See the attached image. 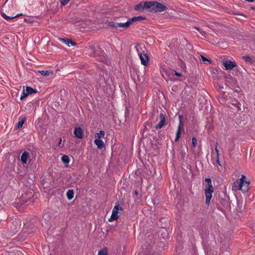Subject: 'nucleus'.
<instances>
[{
  "mask_svg": "<svg viewBox=\"0 0 255 255\" xmlns=\"http://www.w3.org/2000/svg\"><path fill=\"white\" fill-rule=\"evenodd\" d=\"M218 202L217 208L223 212L224 209H230V198L224 192H221L216 197Z\"/></svg>",
  "mask_w": 255,
  "mask_h": 255,
  "instance_id": "f257e3e1",
  "label": "nucleus"
},
{
  "mask_svg": "<svg viewBox=\"0 0 255 255\" xmlns=\"http://www.w3.org/2000/svg\"><path fill=\"white\" fill-rule=\"evenodd\" d=\"M143 7L152 12H162L167 9L166 6L157 1H145Z\"/></svg>",
  "mask_w": 255,
  "mask_h": 255,
  "instance_id": "f03ea898",
  "label": "nucleus"
},
{
  "mask_svg": "<svg viewBox=\"0 0 255 255\" xmlns=\"http://www.w3.org/2000/svg\"><path fill=\"white\" fill-rule=\"evenodd\" d=\"M206 184L205 186V193L206 196V204L209 205L211 199L212 198V193L214 192V187L212 184V180L210 178H206L205 179Z\"/></svg>",
  "mask_w": 255,
  "mask_h": 255,
  "instance_id": "7ed1b4c3",
  "label": "nucleus"
},
{
  "mask_svg": "<svg viewBox=\"0 0 255 255\" xmlns=\"http://www.w3.org/2000/svg\"><path fill=\"white\" fill-rule=\"evenodd\" d=\"M140 48L141 51L139 50L138 48H137L136 50L138 52L141 63L144 66H147L148 64L149 59L148 54L144 53V51L143 50V49H145V47L143 46L140 47Z\"/></svg>",
  "mask_w": 255,
  "mask_h": 255,
  "instance_id": "20e7f679",
  "label": "nucleus"
},
{
  "mask_svg": "<svg viewBox=\"0 0 255 255\" xmlns=\"http://www.w3.org/2000/svg\"><path fill=\"white\" fill-rule=\"evenodd\" d=\"M90 50L89 55L93 57L101 56L104 54V51L102 50L99 45H90L88 47Z\"/></svg>",
  "mask_w": 255,
  "mask_h": 255,
  "instance_id": "39448f33",
  "label": "nucleus"
},
{
  "mask_svg": "<svg viewBox=\"0 0 255 255\" xmlns=\"http://www.w3.org/2000/svg\"><path fill=\"white\" fill-rule=\"evenodd\" d=\"M246 176L242 175V177L239 180H240L239 183V189L241 190L243 193H246L248 191L250 187V181H245Z\"/></svg>",
  "mask_w": 255,
  "mask_h": 255,
  "instance_id": "423d86ee",
  "label": "nucleus"
},
{
  "mask_svg": "<svg viewBox=\"0 0 255 255\" xmlns=\"http://www.w3.org/2000/svg\"><path fill=\"white\" fill-rule=\"evenodd\" d=\"M22 229L23 230H25L26 234L28 235L33 233L36 230V228L34 224L31 222H27L24 224Z\"/></svg>",
  "mask_w": 255,
  "mask_h": 255,
  "instance_id": "0eeeda50",
  "label": "nucleus"
},
{
  "mask_svg": "<svg viewBox=\"0 0 255 255\" xmlns=\"http://www.w3.org/2000/svg\"><path fill=\"white\" fill-rule=\"evenodd\" d=\"M223 65L225 67L226 70H232L237 66V64L235 61L230 60H224L223 61Z\"/></svg>",
  "mask_w": 255,
  "mask_h": 255,
  "instance_id": "6e6552de",
  "label": "nucleus"
},
{
  "mask_svg": "<svg viewBox=\"0 0 255 255\" xmlns=\"http://www.w3.org/2000/svg\"><path fill=\"white\" fill-rule=\"evenodd\" d=\"M160 122L155 126L156 129L161 128L165 124V114L164 113H161L159 116Z\"/></svg>",
  "mask_w": 255,
  "mask_h": 255,
  "instance_id": "1a4fd4ad",
  "label": "nucleus"
},
{
  "mask_svg": "<svg viewBox=\"0 0 255 255\" xmlns=\"http://www.w3.org/2000/svg\"><path fill=\"white\" fill-rule=\"evenodd\" d=\"M74 134L77 138L82 139L84 137L83 130L80 127H75L74 130Z\"/></svg>",
  "mask_w": 255,
  "mask_h": 255,
  "instance_id": "9d476101",
  "label": "nucleus"
},
{
  "mask_svg": "<svg viewBox=\"0 0 255 255\" xmlns=\"http://www.w3.org/2000/svg\"><path fill=\"white\" fill-rule=\"evenodd\" d=\"M179 124L178 127V129H177V132L176 133V137L175 138V142H177L179 140V138H180L181 134V129L182 116L180 115L179 116Z\"/></svg>",
  "mask_w": 255,
  "mask_h": 255,
  "instance_id": "9b49d317",
  "label": "nucleus"
},
{
  "mask_svg": "<svg viewBox=\"0 0 255 255\" xmlns=\"http://www.w3.org/2000/svg\"><path fill=\"white\" fill-rule=\"evenodd\" d=\"M59 40L62 41L63 43H64L65 44L68 45L69 47L70 46H76L77 45V43L75 41L72 40L71 39H69L67 37L65 38H59Z\"/></svg>",
  "mask_w": 255,
  "mask_h": 255,
  "instance_id": "f8f14e48",
  "label": "nucleus"
},
{
  "mask_svg": "<svg viewBox=\"0 0 255 255\" xmlns=\"http://www.w3.org/2000/svg\"><path fill=\"white\" fill-rule=\"evenodd\" d=\"M28 235L26 234L25 230L22 229L21 232L17 235V240L19 242L25 240Z\"/></svg>",
  "mask_w": 255,
  "mask_h": 255,
  "instance_id": "ddd939ff",
  "label": "nucleus"
},
{
  "mask_svg": "<svg viewBox=\"0 0 255 255\" xmlns=\"http://www.w3.org/2000/svg\"><path fill=\"white\" fill-rule=\"evenodd\" d=\"M145 17L142 16L141 15L137 16H134L131 18H129L128 19V21L129 22L130 24L131 25L132 23L135 22L137 21H140L142 20L145 19Z\"/></svg>",
  "mask_w": 255,
  "mask_h": 255,
  "instance_id": "4468645a",
  "label": "nucleus"
},
{
  "mask_svg": "<svg viewBox=\"0 0 255 255\" xmlns=\"http://www.w3.org/2000/svg\"><path fill=\"white\" fill-rule=\"evenodd\" d=\"M29 156V152L25 151L22 153L21 156L20 160L23 164H26L27 161V159Z\"/></svg>",
  "mask_w": 255,
  "mask_h": 255,
  "instance_id": "2eb2a0df",
  "label": "nucleus"
},
{
  "mask_svg": "<svg viewBox=\"0 0 255 255\" xmlns=\"http://www.w3.org/2000/svg\"><path fill=\"white\" fill-rule=\"evenodd\" d=\"M94 143L99 149H102L105 146L104 142L101 139H96L94 140Z\"/></svg>",
  "mask_w": 255,
  "mask_h": 255,
  "instance_id": "dca6fc26",
  "label": "nucleus"
},
{
  "mask_svg": "<svg viewBox=\"0 0 255 255\" xmlns=\"http://www.w3.org/2000/svg\"><path fill=\"white\" fill-rule=\"evenodd\" d=\"M22 14L21 13L20 14H16L14 16H8L7 15H6L3 12H1V16L4 18L5 19V20H11V19H12L15 17H18L20 15H22Z\"/></svg>",
  "mask_w": 255,
  "mask_h": 255,
  "instance_id": "f3484780",
  "label": "nucleus"
},
{
  "mask_svg": "<svg viewBox=\"0 0 255 255\" xmlns=\"http://www.w3.org/2000/svg\"><path fill=\"white\" fill-rule=\"evenodd\" d=\"M225 11L226 12H228L230 14H234V15H242V16H243L245 17H248V16L243 13H240V12H234V11H229V9L228 8H225Z\"/></svg>",
  "mask_w": 255,
  "mask_h": 255,
  "instance_id": "a211bd4d",
  "label": "nucleus"
},
{
  "mask_svg": "<svg viewBox=\"0 0 255 255\" xmlns=\"http://www.w3.org/2000/svg\"><path fill=\"white\" fill-rule=\"evenodd\" d=\"M130 24L128 20L126 22H119L118 27H123L124 29H127L130 26Z\"/></svg>",
  "mask_w": 255,
  "mask_h": 255,
  "instance_id": "6ab92c4d",
  "label": "nucleus"
},
{
  "mask_svg": "<svg viewBox=\"0 0 255 255\" xmlns=\"http://www.w3.org/2000/svg\"><path fill=\"white\" fill-rule=\"evenodd\" d=\"M74 192L72 189H69L66 193L67 198L69 200H71L74 198Z\"/></svg>",
  "mask_w": 255,
  "mask_h": 255,
  "instance_id": "aec40b11",
  "label": "nucleus"
},
{
  "mask_svg": "<svg viewBox=\"0 0 255 255\" xmlns=\"http://www.w3.org/2000/svg\"><path fill=\"white\" fill-rule=\"evenodd\" d=\"M25 91L28 95L37 93V91L36 89H33L30 87H26Z\"/></svg>",
  "mask_w": 255,
  "mask_h": 255,
  "instance_id": "412c9836",
  "label": "nucleus"
},
{
  "mask_svg": "<svg viewBox=\"0 0 255 255\" xmlns=\"http://www.w3.org/2000/svg\"><path fill=\"white\" fill-rule=\"evenodd\" d=\"M168 71L172 75H175V76H176L177 77H182V74L181 73L177 72L176 71H175L174 69H168Z\"/></svg>",
  "mask_w": 255,
  "mask_h": 255,
  "instance_id": "4be33fe9",
  "label": "nucleus"
},
{
  "mask_svg": "<svg viewBox=\"0 0 255 255\" xmlns=\"http://www.w3.org/2000/svg\"><path fill=\"white\" fill-rule=\"evenodd\" d=\"M39 72L42 76H45V77H48V76H49L50 73L51 74H53V71H49V70H42V71H39Z\"/></svg>",
  "mask_w": 255,
  "mask_h": 255,
  "instance_id": "5701e85b",
  "label": "nucleus"
},
{
  "mask_svg": "<svg viewBox=\"0 0 255 255\" xmlns=\"http://www.w3.org/2000/svg\"><path fill=\"white\" fill-rule=\"evenodd\" d=\"M185 148L186 149H184L183 146H182L180 149V154L183 158H184L186 155V151L187 150V146L186 145H185Z\"/></svg>",
  "mask_w": 255,
  "mask_h": 255,
  "instance_id": "b1692460",
  "label": "nucleus"
},
{
  "mask_svg": "<svg viewBox=\"0 0 255 255\" xmlns=\"http://www.w3.org/2000/svg\"><path fill=\"white\" fill-rule=\"evenodd\" d=\"M242 58L246 62L250 64L254 63L253 60L249 55H245L242 57Z\"/></svg>",
  "mask_w": 255,
  "mask_h": 255,
  "instance_id": "393cba45",
  "label": "nucleus"
},
{
  "mask_svg": "<svg viewBox=\"0 0 255 255\" xmlns=\"http://www.w3.org/2000/svg\"><path fill=\"white\" fill-rule=\"evenodd\" d=\"M119 22L115 21H110L107 23V26L114 28H117L118 27Z\"/></svg>",
  "mask_w": 255,
  "mask_h": 255,
  "instance_id": "a878e982",
  "label": "nucleus"
},
{
  "mask_svg": "<svg viewBox=\"0 0 255 255\" xmlns=\"http://www.w3.org/2000/svg\"><path fill=\"white\" fill-rule=\"evenodd\" d=\"M25 121V118H23L21 119L20 121L18 122V123L17 124L15 128L19 129L21 128H22L24 123Z\"/></svg>",
  "mask_w": 255,
  "mask_h": 255,
  "instance_id": "bb28decb",
  "label": "nucleus"
},
{
  "mask_svg": "<svg viewBox=\"0 0 255 255\" xmlns=\"http://www.w3.org/2000/svg\"><path fill=\"white\" fill-rule=\"evenodd\" d=\"M105 134V131L104 130H100L99 132L96 133L95 134V137L96 138H98L97 139H101L102 137H103Z\"/></svg>",
  "mask_w": 255,
  "mask_h": 255,
  "instance_id": "cd10ccee",
  "label": "nucleus"
},
{
  "mask_svg": "<svg viewBox=\"0 0 255 255\" xmlns=\"http://www.w3.org/2000/svg\"><path fill=\"white\" fill-rule=\"evenodd\" d=\"M62 162L67 165L70 162V159L68 155H64L61 158Z\"/></svg>",
  "mask_w": 255,
  "mask_h": 255,
  "instance_id": "c85d7f7f",
  "label": "nucleus"
},
{
  "mask_svg": "<svg viewBox=\"0 0 255 255\" xmlns=\"http://www.w3.org/2000/svg\"><path fill=\"white\" fill-rule=\"evenodd\" d=\"M98 255H108V251L107 248H104L102 250L99 251Z\"/></svg>",
  "mask_w": 255,
  "mask_h": 255,
  "instance_id": "c756f323",
  "label": "nucleus"
},
{
  "mask_svg": "<svg viewBox=\"0 0 255 255\" xmlns=\"http://www.w3.org/2000/svg\"><path fill=\"white\" fill-rule=\"evenodd\" d=\"M98 82L100 85L104 84L106 83L105 79L103 75L100 74L98 78Z\"/></svg>",
  "mask_w": 255,
  "mask_h": 255,
  "instance_id": "7c9ffc66",
  "label": "nucleus"
},
{
  "mask_svg": "<svg viewBox=\"0 0 255 255\" xmlns=\"http://www.w3.org/2000/svg\"><path fill=\"white\" fill-rule=\"evenodd\" d=\"M119 210H122V208L120 207L119 204L116 205L115 206L112 213H116V214H118V211Z\"/></svg>",
  "mask_w": 255,
  "mask_h": 255,
  "instance_id": "2f4dec72",
  "label": "nucleus"
},
{
  "mask_svg": "<svg viewBox=\"0 0 255 255\" xmlns=\"http://www.w3.org/2000/svg\"><path fill=\"white\" fill-rule=\"evenodd\" d=\"M118 218H119V215L118 214H116V213H112V214L108 221H109V222H112L114 220H117L118 219Z\"/></svg>",
  "mask_w": 255,
  "mask_h": 255,
  "instance_id": "473e14b6",
  "label": "nucleus"
},
{
  "mask_svg": "<svg viewBox=\"0 0 255 255\" xmlns=\"http://www.w3.org/2000/svg\"><path fill=\"white\" fill-rule=\"evenodd\" d=\"M141 8L146 9L145 7H143V5L142 4V2H140L138 4H136L134 8V10L136 11L139 10Z\"/></svg>",
  "mask_w": 255,
  "mask_h": 255,
  "instance_id": "72a5a7b5",
  "label": "nucleus"
},
{
  "mask_svg": "<svg viewBox=\"0 0 255 255\" xmlns=\"http://www.w3.org/2000/svg\"><path fill=\"white\" fill-rule=\"evenodd\" d=\"M28 95H29L27 93V92L25 91V90L23 89V90L22 92V94L20 98V100L21 101L25 99V98H26Z\"/></svg>",
  "mask_w": 255,
  "mask_h": 255,
  "instance_id": "f704fd0d",
  "label": "nucleus"
},
{
  "mask_svg": "<svg viewBox=\"0 0 255 255\" xmlns=\"http://www.w3.org/2000/svg\"><path fill=\"white\" fill-rule=\"evenodd\" d=\"M200 59L201 60H202V61H203V62L208 61L210 63H212V60L211 59H209L204 57V56H203L202 55H200Z\"/></svg>",
  "mask_w": 255,
  "mask_h": 255,
  "instance_id": "c9c22d12",
  "label": "nucleus"
},
{
  "mask_svg": "<svg viewBox=\"0 0 255 255\" xmlns=\"http://www.w3.org/2000/svg\"><path fill=\"white\" fill-rule=\"evenodd\" d=\"M147 125H148V128H151L152 127V124L149 123V122H146L144 124V131L147 130L148 129V128L147 127Z\"/></svg>",
  "mask_w": 255,
  "mask_h": 255,
  "instance_id": "e433bc0d",
  "label": "nucleus"
},
{
  "mask_svg": "<svg viewBox=\"0 0 255 255\" xmlns=\"http://www.w3.org/2000/svg\"><path fill=\"white\" fill-rule=\"evenodd\" d=\"M197 145V139L195 137L192 138V145L193 147H195Z\"/></svg>",
  "mask_w": 255,
  "mask_h": 255,
  "instance_id": "4c0bfd02",
  "label": "nucleus"
},
{
  "mask_svg": "<svg viewBox=\"0 0 255 255\" xmlns=\"http://www.w3.org/2000/svg\"><path fill=\"white\" fill-rule=\"evenodd\" d=\"M61 4L63 6L66 5L70 1V0H59Z\"/></svg>",
  "mask_w": 255,
  "mask_h": 255,
  "instance_id": "58836bf2",
  "label": "nucleus"
},
{
  "mask_svg": "<svg viewBox=\"0 0 255 255\" xmlns=\"http://www.w3.org/2000/svg\"><path fill=\"white\" fill-rule=\"evenodd\" d=\"M217 144H218V143H216V145L215 150V151H216V152L217 153V156H219V150H218V149L217 148Z\"/></svg>",
  "mask_w": 255,
  "mask_h": 255,
  "instance_id": "ea45409f",
  "label": "nucleus"
},
{
  "mask_svg": "<svg viewBox=\"0 0 255 255\" xmlns=\"http://www.w3.org/2000/svg\"><path fill=\"white\" fill-rule=\"evenodd\" d=\"M216 162L218 164H219V165H221L219 156H217Z\"/></svg>",
  "mask_w": 255,
  "mask_h": 255,
  "instance_id": "a19ab883",
  "label": "nucleus"
},
{
  "mask_svg": "<svg viewBox=\"0 0 255 255\" xmlns=\"http://www.w3.org/2000/svg\"><path fill=\"white\" fill-rule=\"evenodd\" d=\"M133 194L135 196H137L138 195V191L137 190H135L133 191Z\"/></svg>",
  "mask_w": 255,
  "mask_h": 255,
  "instance_id": "79ce46f5",
  "label": "nucleus"
},
{
  "mask_svg": "<svg viewBox=\"0 0 255 255\" xmlns=\"http://www.w3.org/2000/svg\"><path fill=\"white\" fill-rule=\"evenodd\" d=\"M193 28L196 29V30H197L199 31H200V29L199 27H197V26H194Z\"/></svg>",
  "mask_w": 255,
  "mask_h": 255,
  "instance_id": "37998d69",
  "label": "nucleus"
},
{
  "mask_svg": "<svg viewBox=\"0 0 255 255\" xmlns=\"http://www.w3.org/2000/svg\"><path fill=\"white\" fill-rule=\"evenodd\" d=\"M104 58H103V57H100L99 58V61H104Z\"/></svg>",
  "mask_w": 255,
  "mask_h": 255,
  "instance_id": "c03bdc74",
  "label": "nucleus"
},
{
  "mask_svg": "<svg viewBox=\"0 0 255 255\" xmlns=\"http://www.w3.org/2000/svg\"><path fill=\"white\" fill-rule=\"evenodd\" d=\"M61 142H62V139H61V138H60V140H59V142H58V146H59V145L61 144Z\"/></svg>",
  "mask_w": 255,
  "mask_h": 255,
  "instance_id": "a18cd8bd",
  "label": "nucleus"
},
{
  "mask_svg": "<svg viewBox=\"0 0 255 255\" xmlns=\"http://www.w3.org/2000/svg\"><path fill=\"white\" fill-rule=\"evenodd\" d=\"M246 0L247 1H249V2H252L254 1L255 0Z\"/></svg>",
  "mask_w": 255,
  "mask_h": 255,
  "instance_id": "49530a36",
  "label": "nucleus"
},
{
  "mask_svg": "<svg viewBox=\"0 0 255 255\" xmlns=\"http://www.w3.org/2000/svg\"><path fill=\"white\" fill-rule=\"evenodd\" d=\"M219 101H220V103L224 102V100L223 99H222L221 100H219Z\"/></svg>",
  "mask_w": 255,
  "mask_h": 255,
  "instance_id": "de8ad7c7",
  "label": "nucleus"
},
{
  "mask_svg": "<svg viewBox=\"0 0 255 255\" xmlns=\"http://www.w3.org/2000/svg\"><path fill=\"white\" fill-rule=\"evenodd\" d=\"M251 8L252 9H255V6H252V7H251Z\"/></svg>",
  "mask_w": 255,
  "mask_h": 255,
  "instance_id": "09e8293b",
  "label": "nucleus"
},
{
  "mask_svg": "<svg viewBox=\"0 0 255 255\" xmlns=\"http://www.w3.org/2000/svg\"><path fill=\"white\" fill-rule=\"evenodd\" d=\"M23 205V204H22V203H20V204L19 205V207H20V206H22Z\"/></svg>",
  "mask_w": 255,
  "mask_h": 255,
  "instance_id": "8fccbe9b",
  "label": "nucleus"
},
{
  "mask_svg": "<svg viewBox=\"0 0 255 255\" xmlns=\"http://www.w3.org/2000/svg\"><path fill=\"white\" fill-rule=\"evenodd\" d=\"M7 1H8V0H6V1L4 2V5L5 4V3L7 2Z\"/></svg>",
  "mask_w": 255,
  "mask_h": 255,
  "instance_id": "3c124183",
  "label": "nucleus"
}]
</instances>
